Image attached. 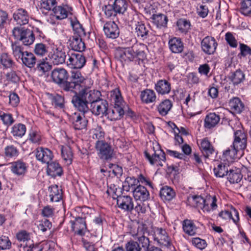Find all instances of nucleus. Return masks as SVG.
I'll use <instances>...</instances> for the list:
<instances>
[{"label":"nucleus","instance_id":"obj_2","mask_svg":"<svg viewBox=\"0 0 251 251\" xmlns=\"http://www.w3.org/2000/svg\"><path fill=\"white\" fill-rule=\"evenodd\" d=\"M130 235L138 241L145 251L148 250L150 247V241L147 237L148 232L143 226H139L136 229H133L130 232Z\"/></svg>","mask_w":251,"mask_h":251},{"label":"nucleus","instance_id":"obj_63","mask_svg":"<svg viewBox=\"0 0 251 251\" xmlns=\"http://www.w3.org/2000/svg\"><path fill=\"white\" fill-rule=\"evenodd\" d=\"M19 151L16 147L13 145H10L5 148V155L6 157L11 158L17 157Z\"/></svg>","mask_w":251,"mask_h":251},{"label":"nucleus","instance_id":"obj_39","mask_svg":"<svg viewBox=\"0 0 251 251\" xmlns=\"http://www.w3.org/2000/svg\"><path fill=\"white\" fill-rule=\"evenodd\" d=\"M21 60L25 66L30 68L34 67L36 63V58L35 55L28 51H25Z\"/></svg>","mask_w":251,"mask_h":251},{"label":"nucleus","instance_id":"obj_20","mask_svg":"<svg viewBox=\"0 0 251 251\" xmlns=\"http://www.w3.org/2000/svg\"><path fill=\"white\" fill-rule=\"evenodd\" d=\"M72 7L67 5L56 6L53 8L54 16L57 20L64 19L72 15Z\"/></svg>","mask_w":251,"mask_h":251},{"label":"nucleus","instance_id":"obj_11","mask_svg":"<svg viewBox=\"0 0 251 251\" xmlns=\"http://www.w3.org/2000/svg\"><path fill=\"white\" fill-rule=\"evenodd\" d=\"M51 77L53 82L59 86L63 84L66 80H68L69 74L67 70L63 68H56L51 72Z\"/></svg>","mask_w":251,"mask_h":251},{"label":"nucleus","instance_id":"obj_34","mask_svg":"<svg viewBox=\"0 0 251 251\" xmlns=\"http://www.w3.org/2000/svg\"><path fill=\"white\" fill-rule=\"evenodd\" d=\"M49 197L51 202H58L62 199V192L56 185H51L49 188Z\"/></svg>","mask_w":251,"mask_h":251},{"label":"nucleus","instance_id":"obj_7","mask_svg":"<svg viewBox=\"0 0 251 251\" xmlns=\"http://www.w3.org/2000/svg\"><path fill=\"white\" fill-rule=\"evenodd\" d=\"M108 106V104L107 101L100 98L94 102L91 103L89 110L95 116L103 117L107 111Z\"/></svg>","mask_w":251,"mask_h":251},{"label":"nucleus","instance_id":"obj_21","mask_svg":"<svg viewBox=\"0 0 251 251\" xmlns=\"http://www.w3.org/2000/svg\"><path fill=\"white\" fill-rule=\"evenodd\" d=\"M131 185L132 191L134 199L141 201H145L149 198V192L143 186L140 185L133 188Z\"/></svg>","mask_w":251,"mask_h":251},{"label":"nucleus","instance_id":"obj_59","mask_svg":"<svg viewBox=\"0 0 251 251\" xmlns=\"http://www.w3.org/2000/svg\"><path fill=\"white\" fill-rule=\"evenodd\" d=\"M177 25L179 30L182 33H186L190 28V22L185 19H180L177 22Z\"/></svg>","mask_w":251,"mask_h":251},{"label":"nucleus","instance_id":"obj_60","mask_svg":"<svg viewBox=\"0 0 251 251\" xmlns=\"http://www.w3.org/2000/svg\"><path fill=\"white\" fill-rule=\"evenodd\" d=\"M0 118L3 124L7 126H11L14 122L12 115L0 111Z\"/></svg>","mask_w":251,"mask_h":251},{"label":"nucleus","instance_id":"obj_54","mask_svg":"<svg viewBox=\"0 0 251 251\" xmlns=\"http://www.w3.org/2000/svg\"><path fill=\"white\" fill-rule=\"evenodd\" d=\"M0 64L4 68L12 67L14 62L10 55L7 53H2L0 55Z\"/></svg>","mask_w":251,"mask_h":251},{"label":"nucleus","instance_id":"obj_46","mask_svg":"<svg viewBox=\"0 0 251 251\" xmlns=\"http://www.w3.org/2000/svg\"><path fill=\"white\" fill-rule=\"evenodd\" d=\"M117 14H123L127 10L128 4L126 0H115L112 2Z\"/></svg>","mask_w":251,"mask_h":251},{"label":"nucleus","instance_id":"obj_31","mask_svg":"<svg viewBox=\"0 0 251 251\" xmlns=\"http://www.w3.org/2000/svg\"><path fill=\"white\" fill-rule=\"evenodd\" d=\"M135 26V33L136 35L143 40L147 39L149 30L145 24L142 21H138L136 23Z\"/></svg>","mask_w":251,"mask_h":251},{"label":"nucleus","instance_id":"obj_64","mask_svg":"<svg viewBox=\"0 0 251 251\" xmlns=\"http://www.w3.org/2000/svg\"><path fill=\"white\" fill-rule=\"evenodd\" d=\"M126 251H141L142 248L137 242L131 240L125 245Z\"/></svg>","mask_w":251,"mask_h":251},{"label":"nucleus","instance_id":"obj_6","mask_svg":"<svg viewBox=\"0 0 251 251\" xmlns=\"http://www.w3.org/2000/svg\"><path fill=\"white\" fill-rule=\"evenodd\" d=\"M96 149L100 159L109 160L113 156V151L111 147L104 141H97Z\"/></svg>","mask_w":251,"mask_h":251},{"label":"nucleus","instance_id":"obj_1","mask_svg":"<svg viewBox=\"0 0 251 251\" xmlns=\"http://www.w3.org/2000/svg\"><path fill=\"white\" fill-rule=\"evenodd\" d=\"M146 48L144 44L138 43L134 44L130 47H119L115 51V57L123 64L143 60L146 57L145 50Z\"/></svg>","mask_w":251,"mask_h":251},{"label":"nucleus","instance_id":"obj_44","mask_svg":"<svg viewBox=\"0 0 251 251\" xmlns=\"http://www.w3.org/2000/svg\"><path fill=\"white\" fill-rule=\"evenodd\" d=\"M90 136L94 139L98 141H103L105 133L100 126L96 125L94 126L89 131Z\"/></svg>","mask_w":251,"mask_h":251},{"label":"nucleus","instance_id":"obj_24","mask_svg":"<svg viewBox=\"0 0 251 251\" xmlns=\"http://www.w3.org/2000/svg\"><path fill=\"white\" fill-rule=\"evenodd\" d=\"M85 114L75 113L73 116V125L76 130H81L86 127L88 120L84 116Z\"/></svg>","mask_w":251,"mask_h":251},{"label":"nucleus","instance_id":"obj_26","mask_svg":"<svg viewBox=\"0 0 251 251\" xmlns=\"http://www.w3.org/2000/svg\"><path fill=\"white\" fill-rule=\"evenodd\" d=\"M141 101L145 104H150L155 102L156 100V95L152 89H146L140 93Z\"/></svg>","mask_w":251,"mask_h":251},{"label":"nucleus","instance_id":"obj_18","mask_svg":"<svg viewBox=\"0 0 251 251\" xmlns=\"http://www.w3.org/2000/svg\"><path fill=\"white\" fill-rule=\"evenodd\" d=\"M243 152L240 151L235 148H232L231 145L230 148H228L223 153V159L224 161H227L228 163H232L239 159H240L243 155Z\"/></svg>","mask_w":251,"mask_h":251},{"label":"nucleus","instance_id":"obj_47","mask_svg":"<svg viewBox=\"0 0 251 251\" xmlns=\"http://www.w3.org/2000/svg\"><path fill=\"white\" fill-rule=\"evenodd\" d=\"M213 171L217 177H223L227 175L228 169L226 163H220L214 168Z\"/></svg>","mask_w":251,"mask_h":251},{"label":"nucleus","instance_id":"obj_61","mask_svg":"<svg viewBox=\"0 0 251 251\" xmlns=\"http://www.w3.org/2000/svg\"><path fill=\"white\" fill-rule=\"evenodd\" d=\"M251 0H244L241 3L240 11L245 16H249L251 14Z\"/></svg>","mask_w":251,"mask_h":251},{"label":"nucleus","instance_id":"obj_17","mask_svg":"<svg viewBox=\"0 0 251 251\" xmlns=\"http://www.w3.org/2000/svg\"><path fill=\"white\" fill-rule=\"evenodd\" d=\"M36 159L42 163L49 164L53 157L52 151L47 148H37L35 150Z\"/></svg>","mask_w":251,"mask_h":251},{"label":"nucleus","instance_id":"obj_53","mask_svg":"<svg viewBox=\"0 0 251 251\" xmlns=\"http://www.w3.org/2000/svg\"><path fill=\"white\" fill-rule=\"evenodd\" d=\"M183 229L187 234L193 236L196 233L197 228L194 223L188 220H184L183 223Z\"/></svg>","mask_w":251,"mask_h":251},{"label":"nucleus","instance_id":"obj_48","mask_svg":"<svg viewBox=\"0 0 251 251\" xmlns=\"http://www.w3.org/2000/svg\"><path fill=\"white\" fill-rule=\"evenodd\" d=\"M111 97L115 106H119L124 108V100L119 89H116L111 91Z\"/></svg>","mask_w":251,"mask_h":251},{"label":"nucleus","instance_id":"obj_38","mask_svg":"<svg viewBox=\"0 0 251 251\" xmlns=\"http://www.w3.org/2000/svg\"><path fill=\"white\" fill-rule=\"evenodd\" d=\"M229 80L234 86H236L241 83L245 78V75L241 70H236L231 73L228 76Z\"/></svg>","mask_w":251,"mask_h":251},{"label":"nucleus","instance_id":"obj_62","mask_svg":"<svg viewBox=\"0 0 251 251\" xmlns=\"http://www.w3.org/2000/svg\"><path fill=\"white\" fill-rule=\"evenodd\" d=\"M51 103L55 107L62 108L64 106V98L58 94L52 96L51 97Z\"/></svg>","mask_w":251,"mask_h":251},{"label":"nucleus","instance_id":"obj_41","mask_svg":"<svg viewBox=\"0 0 251 251\" xmlns=\"http://www.w3.org/2000/svg\"><path fill=\"white\" fill-rule=\"evenodd\" d=\"M26 130L25 125L21 123L15 124L11 128V133L16 138H22Z\"/></svg>","mask_w":251,"mask_h":251},{"label":"nucleus","instance_id":"obj_32","mask_svg":"<svg viewBox=\"0 0 251 251\" xmlns=\"http://www.w3.org/2000/svg\"><path fill=\"white\" fill-rule=\"evenodd\" d=\"M200 148L203 155L206 158L212 154L214 151L213 146L207 138L201 140Z\"/></svg>","mask_w":251,"mask_h":251},{"label":"nucleus","instance_id":"obj_55","mask_svg":"<svg viewBox=\"0 0 251 251\" xmlns=\"http://www.w3.org/2000/svg\"><path fill=\"white\" fill-rule=\"evenodd\" d=\"M188 201L195 207H200L202 209L204 199L201 196H190L188 198Z\"/></svg>","mask_w":251,"mask_h":251},{"label":"nucleus","instance_id":"obj_16","mask_svg":"<svg viewBox=\"0 0 251 251\" xmlns=\"http://www.w3.org/2000/svg\"><path fill=\"white\" fill-rule=\"evenodd\" d=\"M71 224L72 229L75 234L83 236L88 231L85 220L83 218H76L75 221H71Z\"/></svg>","mask_w":251,"mask_h":251},{"label":"nucleus","instance_id":"obj_19","mask_svg":"<svg viewBox=\"0 0 251 251\" xmlns=\"http://www.w3.org/2000/svg\"><path fill=\"white\" fill-rule=\"evenodd\" d=\"M72 102L81 114H85L89 111L90 108L88 106L89 103L81 98L78 93L75 92V95L72 98Z\"/></svg>","mask_w":251,"mask_h":251},{"label":"nucleus","instance_id":"obj_3","mask_svg":"<svg viewBox=\"0 0 251 251\" xmlns=\"http://www.w3.org/2000/svg\"><path fill=\"white\" fill-rule=\"evenodd\" d=\"M68 58L66 62L67 66L72 69H80L86 63V59L81 53L70 51L68 53Z\"/></svg>","mask_w":251,"mask_h":251},{"label":"nucleus","instance_id":"obj_58","mask_svg":"<svg viewBox=\"0 0 251 251\" xmlns=\"http://www.w3.org/2000/svg\"><path fill=\"white\" fill-rule=\"evenodd\" d=\"M49 47L43 43H37L35 44L34 49V53L41 56H43L47 54Z\"/></svg>","mask_w":251,"mask_h":251},{"label":"nucleus","instance_id":"obj_29","mask_svg":"<svg viewBox=\"0 0 251 251\" xmlns=\"http://www.w3.org/2000/svg\"><path fill=\"white\" fill-rule=\"evenodd\" d=\"M222 118L221 115L215 113H210L206 115L204 120V126L205 128L210 129L215 127Z\"/></svg>","mask_w":251,"mask_h":251},{"label":"nucleus","instance_id":"obj_28","mask_svg":"<svg viewBox=\"0 0 251 251\" xmlns=\"http://www.w3.org/2000/svg\"><path fill=\"white\" fill-rule=\"evenodd\" d=\"M123 108L119 106H114L113 108L108 109L104 116L110 121H116L120 119L124 115Z\"/></svg>","mask_w":251,"mask_h":251},{"label":"nucleus","instance_id":"obj_33","mask_svg":"<svg viewBox=\"0 0 251 251\" xmlns=\"http://www.w3.org/2000/svg\"><path fill=\"white\" fill-rule=\"evenodd\" d=\"M219 217L224 220H232L233 222L237 224L239 220V213L237 210L234 208L232 209L230 211L228 210L222 211L219 213Z\"/></svg>","mask_w":251,"mask_h":251},{"label":"nucleus","instance_id":"obj_52","mask_svg":"<svg viewBox=\"0 0 251 251\" xmlns=\"http://www.w3.org/2000/svg\"><path fill=\"white\" fill-rule=\"evenodd\" d=\"M35 36L32 31L27 28L20 41L25 46H29L33 44Z\"/></svg>","mask_w":251,"mask_h":251},{"label":"nucleus","instance_id":"obj_51","mask_svg":"<svg viewBox=\"0 0 251 251\" xmlns=\"http://www.w3.org/2000/svg\"><path fill=\"white\" fill-rule=\"evenodd\" d=\"M12 54L17 60H21L25 51H23V48L16 42L11 43Z\"/></svg>","mask_w":251,"mask_h":251},{"label":"nucleus","instance_id":"obj_13","mask_svg":"<svg viewBox=\"0 0 251 251\" xmlns=\"http://www.w3.org/2000/svg\"><path fill=\"white\" fill-rule=\"evenodd\" d=\"M217 45L215 38L209 36L204 37L201 42L202 50L209 55L212 54L215 52Z\"/></svg>","mask_w":251,"mask_h":251},{"label":"nucleus","instance_id":"obj_15","mask_svg":"<svg viewBox=\"0 0 251 251\" xmlns=\"http://www.w3.org/2000/svg\"><path fill=\"white\" fill-rule=\"evenodd\" d=\"M48 56L52 63L58 65L65 62L66 55L65 51L61 48L58 47L50 52Z\"/></svg>","mask_w":251,"mask_h":251},{"label":"nucleus","instance_id":"obj_37","mask_svg":"<svg viewBox=\"0 0 251 251\" xmlns=\"http://www.w3.org/2000/svg\"><path fill=\"white\" fill-rule=\"evenodd\" d=\"M82 37L73 36L71 41L70 46L72 49V51L81 52L85 50V45L82 40Z\"/></svg>","mask_w":251,"mask_h":251},{"label":"nucleus","instance_id":"obj_36","mask_svg":"<svg viewBox=\"0 0 251 251\" xmlns=\"http://www.w3.org/2000/svg\"><path fill=\"white\" fill-rule=\"evenodd\" d=\"M48 164V173L51 176H61L63 174L62 167L56 162H50Z\"/></svg>","mask_w":251,"mask_h":251},{"label":"nucleus","instance_id":"obj_35","mask_svg":"<svg viewBox=\"0 0 251 251\" xmlns=\"http://www.w3.org/2000/svg\"><path fill=\"white\" fill-rule=\"evenodd\" d=\"M71 21V25L73 27L75 34L79 37H84L86 36V32L82 25L75 17L69 18Z\"/></svg>","mask_w":251,"mask_h":251},{"label":"nucleus","instance_id":"obj_9","mask_svg":"<svg viewBox=\"0 0 251 251\" xmlns=\"http://www.w3.org/2000/svg\"><path fill=\"white\" fill-rule=\"evenodd\" d=\"M28 164L21 159L13 162L11 163L10 170L17 176H24L27 172Z\"/></svg>","mask_w":251,"mask_h":251},{"label":"nucleus","instance_id":"obj_22","mask_svg":"<svg viewBox=\"0 0 251 251\" xmlns=\"http://www.w3.org/2000/svg\"><path fill=\"white\" fill-rule=\"evenodd\" d=\"M13 18L17 24L22 25L28 23L29 16L25 9L19 8L14 12Z\"/></svg>","mask_w":251,"mask_h":251},{"label":"nucleus","instance_id":"obj_4","mask_svg":"<svg viewBox=\"0 0 251 251\" xmlns=\"http://www.w3.org/2000/svg\"><path fill=\"white\" fill-rule=\"evenodd\" d=\"M151 234L155 241L161 245L171 248V239L165 229L155 227L153 228Z\"/></svg>","mask_w":251,"mask_h":251},{"label":"nucleus","instance_id":"obj_40","mask_svg":"<svg viewBox=\"0 0 251 251\" xmlns=\"http://www.w3.org/2000/svg\"><path fill=\"white\" fill-rule=\"evenodd\" d=\"M160 196L164 200L171 201L175 197L176 193L171 187L165 186L161 188L160 191Z\"/></svg>","mask_w":251,"mask_h":251},{"label":"nucleus","instance_id":"obj_23","mask_svg":"<svg viewBox=\"0 0 251 251\" xmlns=\"http://www.w3.org/2000/svg\"><path fill=\"white\" fill-rule=\"evenodd\" d=\"M151 19L157 28L161 29L167 27L168 19L166 15L161 13L153 14Z\"/></svg>","mask_w":251,"mask_h":251},{"label":"nucleus","instance_id":"obj_12","mask_svg":"<svg viewBox=\"0 0 251 251\" xmlns=\"http://www.w3.org/2000/svg\"><path fill=\"white\" fill-rule=\"evenodd\" d=\"M117 204L121 209L126 212H131L134 209L132 198L128 196H119L116 198Z\"/></svg>","mask_w":251,"mask_h":251},{"label":"nucleus","instance_id":"obj_43","mask_svg":"<svg viewBox=\"0 0 251 251\" xmlns=\"http://www.w3.org/2000/svg\"><path fill=\"white\" fill-rule=\"evenodd\" d=\"M62 157L67 165L72 163L73 154L71 148L68 146H61Z\"/></svg>","mask_w":251,"mask_h":251},{"label":"nucleus","instance_id":"obj_5","mask_svg":"<svg viewBox=\"0 0 251 251\" xmlns=\"http://www.w3.org/2000/svg\"><path fill=\"white\" fill-rule=\"evenodd\" d=\"M144 153L146 158L152 166L159 168L163 166L166 163L165 153L161 150L154 151L151 155L146 151Z\"/></svg>","mask_w":251,"mask_h":251},{"label":"nucleus","instance_id":"obj_30","mask_svg":"<svg viewBox=\"0 0 251 251\" xmlns=\"http://www.w3.org/2000/svg\"><path fill=\"white\" fill-rule=\"evenodd\" d=\"M168 44L170 50L173 53H180L183 50V44L179 38L173 37L171 38L169 40Z\"/></svg>","mask_w":251,"mask_h":251},{"label":"nucleus","instance_id":"obj_56","mask_svg":"<svg viewBox=\"0 0 251 251\" xmlns=\"http://www.w3.org/2000/svg\"><path fill=\"white\" fill-rule=\"evenodd\" d=\"M26 29L22 25L15 26L11 31L12 36L15 40L20 41Z\"/></svg>","mask_w":251,"mask_h":251},{"label":"nucleus","instance_id":"obj_42","mask_svg":"<svg viewBox=\"0 0 251 251\" xmlns=\"http://www.w3.org/2000/svg\"><path fill=\"white\" fill-rule=\"evenodd\" d=\"M173 106L171 101L169 100H165L162 101L157 106V110L162 116H166L170 111Z\"/></svg>","mask_w":251,"mask_h":251},{"label":"nucleus","instance_id":"obj_57","mask_svg":"<svg viewBox=\"0 0 251 251\" xmlns=\"http://www.w3.org/2000/svg\"><path fill=\"white\" fill-rule=\"evenodd\" d=\"M71 80L75 82L78 86H79L80 84L83 83L85 79L79 71L73 70L71 71Z\"/></svg>","mask_w":251,"mask_h":251},{"label":"nucleus","instance_id":"obj_10","mask_svg":"<svg viewBox=\"0 0 251 251\" xmlns=\"http://www.w3.org/2000/svg\"><path fill=\"white\" fill-rule=\"evenodd\" d=\"M103 30L106 37L109 39H116L120 34L119 27L114 21L106 22L104 24Z\"/></svg>","mask_w":251,"mask_h":251},{"label":"nucleus","instance_id":"obj_14","mask_svg":"<svg viewBox=\"0 0 251 251\" xmlns=\"http://www.w3.org/2000/svg\"><path fill=\"white\" fill-rule=\"evenodd\" d=\"M81 98L87 101L88 103L94 102L100 98V92L98 90H91L89 88H82L79 92Z\"/></svg>","mask_w":251,"mask_h":251},{"label":"nucleus","instance_id":"obj_25","mask_svg":"<svg viewBox=\"0 0 251 251\" xmlns=\"http://www.w3.org/2000/svg\"><path fill=\"white\" fill-rule=\"evenodd\" d=\"M217 199L215 196H207L204 199L202 210L203 212L209 213L217 208Z\"/></svg>","mask_w":251,"mask_h":251},{"label":"nucleus","instance_id":"obj_8","mask_svg":"<svg viewBox=\"0 0 251 251\" xmlns=\"http://www.w3.org/2000/svg\"><path fill=\"white\" fill-rule=\"evenodd\" d=\"M232 148H235L240 151L246 149L247 146V136L242 130H237L234 133V140L231 145Z\"/></svg>","mask_w":251,"mask_h":251},{"label":"nucleus","instance_id":"obj_27","mask_svg":"<svg viewBox=\"0 0 251 251\" xmlns=\"http://www.w3.org/2000/svg\"><path fill=\"white\" fill-rule=\"evenodd\" d=\"M154 89L159 94H168L171 90V84L166 79H160L155 84Z\"/></svg>","mask_w":251,"mask_h":251},{"label":"nucleus","instance_id":"obj_50","mask_svg":"<svg viewBox=\"0 0 251 251\" xmlns=\"http://www.w3.org/2000/svg\"><path fill=\"white\" fill-rule=\"evenodd\" d=\"M227 175V178L231 183H237L240 181L242 178V176L239 169H236L235 170L230 169Z\"/></svg>","mask_w":251,"mask_h":251},{"label":"nucleus","instance_id":"obj_45","mask_svg":"<svg viewBox=\"0 0 251 251\" xmlns=\"http://www.w3.org/2000/svg\"><path fill=\"white\" fill-rule=\"evenodd\" d=\"M101 9L105 17L107 19L114 20L118 14L112 3L104 5L102 6Z\"/></svg>","mask_w":251,"mask_h":251},{"label":"nucleus","instance_id":"obj_49","mask_svg":"<svg viewBox=\"0 0 251 251\" xmlns=\"http://www.w3.org/2000/svg\"><path fill=\"white\" fill-rule=\"evenodd\" d=\"M230 109L234 112L240 113L243 109V105L238 98H234L230 100L229 102Z\"/></svg>","mask_w":251,"mask_h":251}]
</instances>
